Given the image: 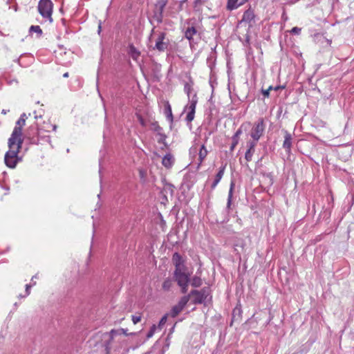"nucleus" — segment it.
I'll return each instance as SVG.
<instances>
[{"label": "nucleus", "instance_id": "obj_23", "mask_svg": "<svg viewBox=\"0 0 354 354\" xmlns=\"http://www.w3.org/2000/svg\"><path fill=\"white\" fill-rule=\"evenodd\" d=\"M167 3L165 0H160L158 2V5H159V12H158V21H162V12H163V10L166 6Z\"/></svg>", "mask_w": 354, "mask_h": 354}, {"label": "nucleus", "instance_id": "obj_35", "mask_svg": "<svg viewBox=\"0 0 354 354\" xmlns=\"http://www.w3.org/2000/svg\"><path fill=\"white\" fill-rule=\"evenodd\" d=\"M290 32L292 33V34L299 35L301 32V28H298V27H294L290 30Z\"/></svg>", "mask_w": 354, "mask_h": 354}, {"label": "nucleus", "instance_id": "obj_31", "mask_svg": "<svg viewBox=\"0 0 354 354\" xmlns=\"http://www.w3.org/2000/svg\"><path fill=\"white\" fill-rule=\"evenodd\" d=\"M156 330V326L155 324H153L151 326L149 330L147 333V338L149 339V338L152 337L153 335H154Z\"/></svg>", "mask_w": 354, "mask_h": 354}, {"label": "nucleus", "instance_id": "obj_2", "mask_svg": "<svg viewBox=\"0 0 354 354\" xmlns=\"http://www.w3.org/2000/svg\"><path fill=\"white\" fill-rule=\"evenodd\" d=\"M184 91L187 94L189 98V103L186 106L185 109L188 110V113L186 116V120L187 122H191L194 119L196 106L198 102V97L196 93L194 92L192 84L188 82L184 85Z\"/></svg>", "mask_w": 354, "mask_h": 354}, {"label": "nucleus", "instance_id": "obj_43", "mask_svg": "<svg viewBox=\"0 0 354 354\" xmlns=\"http://www.w3.org/2000/svg\"><path fill=\"white\" fill-rule=\"evenodd\" d=\"M284 88V86H278L274 87V90L277 91L280 88Z\"/></svg>", "mask_w": 354, "mask_h": 354}, {"label": "nucleus", "instance_id": "obj_26", "mask_svg": "<svg viewBox=\"0 0 354 354\" xmlns=\"http://www.w3.org/2000/svg\"><path fill=\"white\" fill-rule=\"evenodd\" d=\"M41 136H37L36 138H39V144H43L44 142H50V137L49 136H46L45 135V131L41 130Z\"/></svg>", "mask_w": 354, "mask_h": 354}, {"label": "nucleus", "instance_id": "obj_19", "mask_svg": "<svg viewBox=\"0 0 354 354\" xmlns=\"http://www.w3.org/2000/svg\"><path fill=\"white\" fill-rule=\"evenodd\" d=\"M165 114L168 120H169L171 122H173V115L171 111V106L169 102H166L165 105V110H164Z\"/></svg>", "mask_w": 354, "mask_h": 354}, {"label": "nucleus", "instance_id": "obj_7", "mask_svg": "<svg viewBox=\"0 0 354 354\" xmlns=\"http://www.w3.org/2000/svg\"><path fill=\"white\" fill-rule=\"evenodd\" d=\"M27 116L26 113L21 115L19 119L16 122L15 127L12 131L11 136H14L19 138H23L22 128L26 124V120Z\"/></svg>", "mask_w": 354, "mask_h": 354}, {"label": "nucleus", "instance_id": "obj_24", "mask_svg": "<svg viewBox=\"0 0 354 354\" xmlns=\"http://www.w3.org/2000/svg\"><path fill=\"white\" fill-rule=\"evenodd\" d=\"M190 297H191V295H189V294L187 295L183 296V297H181V299H180V301H178L177 305L183 309L185 308V306L187 305V304L188 303Z\"/></svg>", "mask_w": 354, "mask_h": 354}, {"label": "nucleus", "instance_id": "obj_21", "mask_svg": "<svg viewBox=\"0 0 354 354\" xmlns=\"http://www.w3.org/2000/svg\"><path fill=\"white\" fill-rule=\"evenodd\" d=\"M207 155V150L206 149L204 145L201 147L199 153H198V159H199V165H201L203 161L205 160Z\"/></svg>", "mask_w": 354, "mask_h": 354}, {"label": "nucleus", "instance_id": "obj_18", "mask_svg": "<svg viewBox=\"0 0 354 354\" xmlns=\"http://www.w3.org/2000/svg\"><path fill=\"white\" fill-rule=\"evenodd\" d=\"M150 129L161 137H165L162 133V129L158 125L157 122H153L151 123Z\"/></svg>", "mask_w": 354, "mask_h": 354}, {"label": "nucleus", "instance_id": "obj_8", "mask_svg": "<svg viewBox=\"0 0 354 354\" xmlns=\"http://www.w3.org/2000/svg\"><path fill=\"white\" fill-rule=\"evenodd\" d=\"M169 40L166 39V34L164 32H160L158 34V37L156 40L153 49H156L160 52H163L167 48Z\"/></svg>", "mask_w": 354, "mask_h": 354}, {"label": "nucleus", "instance_id": "obj_40", "mask_svg": "<svg viewBox=\"0 0 354 354\" xmlns=\"http://www.w3.org/2000/svg\"><path fill=\"white\" fill-rule=\"evenodd\" d=\"M203 3L202 0H195L194 1V6H197L198 5H201Z\"/></svg>", "mask_w": 354, "mask_h": 354}, {"label": "nucleus", "instance_id": "obj_1", "mask_svg": "<svg viewBox=\"0 0 354 354\" xmlns=\"http://www.w3.org/2000/svg\"><path fill=\"white\" fill-rule=\"evenodd\" d=\"M23 142L24 138H19L11 136L8 139V145L9 150L4 156V162L8 167L14 169L18 162L21 160L19 156V153L21 149Z\"/></svg>", "mask_w": 354, "mask_h": 354}, {"label": "nucleus", "instance_id": "obj_13", "mask_svg": "<svg viewBox=\"0 0 354 354\" xmlns=\"http://www.w3.org/2000/svg\"><path fill=\"white\" fill-rule=\"evenodd\" d=\"M292 138L290 133L285 131L284 141L283 143V147L287 152H290L292 147Z\"/></svg>", "mask_w": 354, "mask_h": 354}, {"label": "nucleus", "instance_id": "obj_34", "mask_svg": "<svg viewBox=\"0 0 354 354\" xmlns=\"http://www.w3.org/2000/svg\"><path fill=\"white\" fill-rule=\"evenodd\" d=\"M188 285L189 283H186L185 285H178L181 288L182 293H186L187 292Z\"/></svg>", "mask_w": 354, "mask_h": 354}, {"label": "nucleus", "instance_id": "obj_39", "mask_svg": "<svg viewBox=\"0 0 354 354\" xmlns=\"http://www.w3.org/2000/svg\"><path fill=\"white\" fill-rule=\"evenodd\" d=\"M250 45V37L249 35H246V38L244 42V46H249Z\"/></svg>", "mask_w": 354, "mask_h": 354}, {"label": "nucleus", "instance_id": "obj_15", "mask_svg": "<svg viewBox=\"0 0 354 354\" xmlns=\"http://www.w3.org/2000/svg\"><path fill=\"white\" fill-rule=\"evenodd\" d=\"M174 158L170 153H167L162 160V164L167 168H170L174 164Z\"/></svg>", "mask_w": 354, "mask_h": 354}, {"label": "nucleus", "instance_id": "obj_29", "mask_svg": "<svg viewBox=\"0 0 354 354\" xmlns=\"http://www.w3.org/2000/svg\"><path fill=\"white\" fill-rule=\"evenodd\" d=\"M130 55L133 59L136 60L140 56V52L134 46H131L130 47Z\"/></svg>", "mask_w": 354, "mask_h": 354}, {"label": "nucleus", "instance_id": "obj_41", "mask_svg": "<svg viewBox=\"0 0 354 354\" xmlns=\"http://www.w3.org/2000/svg\"><path fill=\"white\" fill-rule=\"evenodd\" d=\"M116 334V331L114 330H111L110 332V337L111 339L113 338L114 335Z\"/></svg>", "mask_w": 354, "mask_h": 354}, {"label": "nucleus", "instance_id": "obj_42", "mask_svg": "<svg viewBox=\"0 0 354 354\" xmlns=\"http://www.w3.org/2000/svg\"><path fill=\"white\" fill-rule=\"evenodd\" d=\"M34 114H35V118L36 119H37V118H41V114H40V115H38L37 114V112H36V111H34Z\"/></svg>", "mask_w": 354, "mask_h": 354}, {"label": "nucleus", "instance_id": "obj_6", "mask_svg": "<svg viewBox=\"0 0 354 354\" xmlns=\"http://www.w3.org/2000/svg\"><path fill=\"white\" fill-rule=\"evenodd\" d=\"M41 129H39L37 124L30 126L26 132V138L30 140L32 144L38 145L40 142L36 136H41Z\"/></svg>", "mask_w": 354, "mask_h": 354}, {"label": "nucleus", "instance_id": "obj_45", "mask_svg": "<svg viewBox=\"0 0 354 354\" xmlns=\"http://www.w3.org/2000/svg\"><path fill=\"white\" fill-rule=\"evenodd\" d=\"M57 127V125H55V124L53 125V130L56 131Z\"/></svg>", "mask_w": 354, "mask_h": 354}, {"label": "nucleus", "instance_id": "obj_12", "mask_svg": "<svg viewBox=\"0 0 354 354\" xmlns=\"http://www.w3.org/2000/svg\"><path fill=\"white\" fill-rule=\"evenodd\" d=\"M225 169V165H223L220 167L218 173L215 176L214 181L212 182V183L211 185L212 189H214L216 188V187L217 186V185L221 181V180L222 179L223 176L224 175Z\"/></svg>", "mask_w": 354, "mask_h": 354}, {"label": "nucleus", "instance_id": "obj_25", "mask_svg": "<svg viewBox=\"0 0 354 354\" xmlns=\"http://www.w3.org/2000/svg\"><path fill=\"white\" fill-rule=\"evenodd\" d=\"M191 285L195 288L200 287L202 285V279L199 277L194 276L191 280Z\"/></svg>", "mask_w": 354, "mask_h": 354}, {"label": "nucleus", "instance_id": "obj_28", "mask_svg": "<svg viewBox=\"0 0 354 354\" xmlns=\"http://www.w3.org/2000/svg\"><path fill=\"white\" fill-rule=\"evenodd\" d=\"M172 286V280L170 278H167L162 283V289L168 291Z\"/></svg>", "mask_w": 354, "mask_h": 354}, {"label": "nucleus", "instance_id": "obj_11", "mask_svg": "<svg viewBox=\"0 0 354 354\" xmlns=\"http://www.w3.org/2000/svg\"><path fill=\"white\" fill-rule=\"evenodd\" d=\"M257 143L255 141H248L247 142L248 149L245 153V159L247 162H250L252 159V156L255 152V147Z\"/></svg>", "mask_w": 354, "mask_h": 354}, {"label": "nucleus", "instance_id": "obj_22", "mask_svg": "<svg viewBox=\"0 0 354 354\" xmlns=\"http://www.w3.org/2000/svg\"><path fill=\"white\" fill-rule=\"evenodd\" d=\"M241 3H238V0H228L227 3V8L229 10L236 9Z\"/></svg>", "mask_w": 354, "mask_h": 354}, {"label": "nucleus", "instance_id": "obj_20", "mask_svg": "<svg viewBox=\"0 0 354 354\" xmlns=\"http://www.w3.org/2000/svg\"><path fill=\"white\" fill-rule=\"evenodd\" d=\"M197 33L196 29L194 27H188L185 30V36L188 40H191L193 39V36Z\"/></svg>", "mask_w": 354, "mask_h": 354}, {"label": "nucleus", "instance_id": "obj_38", "mask_svg": "<svg viewBox=\"0 0 354 354\" xmlns=\"http://www.w3.org/2000/svg\"><path fill=\"white\" fill-rule=\"evenodd\" d=\"M261 92L265 97H269L270 91L268 89H266V90L262 89Z\"/></svg>", "mask_w": 354, "mask_h": 354}, {"label": "nucleus", "instance_id": "obj_14", "mask_svg": "<svg viewBox=\"0 0 354 354\" xmlns=\"http://www.w3.org/2000/svg\"><path fill=\"white\" fill-rule=\"evenodd\" d=\"M254 13L253 10L249 8L243 15L242 21L250 23L254 19Z\"/></svg>", "mask_w": 354, "mask_h": 354}, {"label": "nucleus", "instance_id": "obj_27", "mask_svg": "<svg viewBox=\"0 0 354 354\" xmlns=\"http://www.w3.org/2000/svg\"><path fill=\"white\" fill-rule=\"evenodd\" d=\"M183 309L177 304L173 306L171 310V316L176 317Z\"/></svg>", "mask_w": 354, "mask_h": 354}, {"label": "nucleus", "instance_id": "obj_5", "mask_svg": "<svg viewBox=\"0 0 354 354\" xmlns=\"http://www.w3.org/2000/svg\"><path fill=\"white\" fill-rule=\"evenodd\" d=\"M189 295L194 296L193 304H200L204 303L209 295V288L205 287L200 290H193L189 292Z\"/></svg>", "mask_w": 354, "mask_h": 354}, {"label": "nucleus", "instance_id": "obj_32", "mask_svg": "<svg viewBox=\"0 0 354 354\" xmlns=\"http://www.w3.org/2000/svg\"><path fill=\"white\" fill-rule=\"evenodd\" d=\"M137 118L141 124L142 127H145L147 125V122L144 120V118L142 117L140 114H136Z\"/></svg>", "mask_w": 354, "mask_h": 354}, {"label": "nucleus", "instance_id": "obj_4", "mask_svg": "<svg viewBox=\"0 0 354 354\" xmlns=\"http://www.w3.org/2000/svg\"><path fill=\"white\" fill-rule=\"evenodd\" d=\"M265 131V123L263 118H260L257 122L254 123L251 129L250 136L252 138V141H255L256 143L259 141L260 138L263 136Z\"/></svg>", "mask_w": 354, "mask_h": 354}, {"label": "nucleus", "instance_id": "obj_33", "mask_svg": "<svg viewBox=\"0 0 354 354\" xmlns=\"http://www.w3.org/2000/svg\"><path fill=\"white\" fill-rule=\"evenodd\" d=\"M131 320L133 322V323L134 324H138V322H140L141 320V316L140 315H133L131 316Z\"/></svg>", "mask_w": 354, "mask_h": 354}, {"label": "nucleus", "instance_id": "obj_48", "mask_svg": "<svg viewBox=\"0 0 354 354\" xmlns=\"http://www.w3.org/2000/svg\"><path fill=\"white\" fill-rule=\"evenodd\" d=\"M37 275H35V276H33V277H32V279H31V280H32V281H33V279H36V278H37Z\"/></svg>", "mask_w": 354, "mask_h": 354}, {"label": "nucleus", "instance_id": "obj_3", "mask_svg": "<svg viewBox=\"0 0 354 354\" xmlns=\"http://www.w3.org/2000/svg\"><path fill=\"white\" fill-rule=\"evenodd\" d=\"M37 8L43 18L48 19L50 23L53 22V3L50 0H40Z\"/></svg>", "mask_w": 354, "mask_h": 354}, {"label": "nucleus", "instance_id": "obj_36", "mask_svg": "<svg viewBox=\"0 0 354 354\" xmlns=\"http://www.w3.org/2000/svg\"><path fill=\"white\" fill-rule=\"evenodd\" d=\"M167 322V315H164L159 322V326H163Z\"/></svg>", "mask_w": 354, "mask_h": 354}, {"label": "nucleus", "instance_id": "obj_30", "mask_svg": "<svg viewBox=\"0 0 354 354\" xmlns=\"http://www.w3.org/2000/svg\"><path fill=\"white\" fill-rule=\"evenodd\" d=\"M29 30L30 32H34L37 33L39 36L41 35V34H42V30L39 26H31L30 27Z\"/></svg>", "mask_w": 354, "mask_h": 354}, {"label": "nucleus", "instance_id": "obj_46", "mask_svg": "<svg viewBox=\"0 0 354 354\" xmlns=\"http://www.w3.org/2000/svg\"><path fill=\"white\" fill-rule=\"evenodd\" d=\"M272 89H274V87H273V86H269V88H268V90L269 91H271V90H272Z\"/></svg>", "mask_w": 354, "mask_h": 354}, {"label": "nucleus", "instance_id": "obj_49", "mask_svg": "<svg viewBox=\"0 0 354 354\" xmlns=\"http://www.w3.org/2000/svg\"><path fill=\"white\" fill-rule=\"evenodd\" d=\"M2 113H3V114H6V111L5 110H3V111H2Z\"/></svg>", "mask_w": 354, "mask_h": 354}, {"label": "nucleus", "instance_id": "obj_10", "mask_svg": "<svg viewBox=\"0 0 354 354\" xmlns=\"http://www.w3.org/2000/svg\"><path fill=\"white\" fill-rule=\"evenodd\" d=\"M172 261H173V263H174V264L175 266V270H182V269H187L186 266L185 265V261H184L183 257H181V255L179 253L175 252L173 254Z\"/></svg>", "mask_w": 354, "mask_h": 354}, {"label": "nucleus", "instance_id": "obj_9", "mask_svg": "<svg viewBox=\"0 0 354 354\" xmlns=\"http://www.w3.org/2000/svg\"><path fill=\"white\" fill-rule=\"evenodd\" d=\"M174 277L178 285H185L190 281L189 274L186 273V269L175 270Z\"/></svg>", "mask_w": 354, "mask_h": 354}, {"label": "nucleus", "instance_id": "obj_37", "mask_svg": "<svg viewBox=\"0 0 354 354\" xmlns=\"http://www.w3.org/2000/svg\"><path fill=\"white\" fill-rule=\"evenodd\" d=\"M30 288H31V285H30V284H26V295L24 297L28 296V295H30Z\"/></svg>", "mask_w": 354, "mask_h": 354}, {"label": "nucleus", "instance_id": "obj_17", "mask_svg": "<svg viewBox=\"0 0 354 354\" xmlns=\"http://www.w3.org/2000/svg\"><path fill=\"white\" fill-rule=\"evenodd\" d=\"M234 187V182H231L230 187V190H229L228 196H227V205H226V209L228 212L231 209Z\"/></svg>", "mask_w": 354, "mask_h": 354}, {"label": "nucleus", "instance_id": "obj_47", "mask_svg": "<svg viewBox=\"0 0 354 354\" xmlns=\"http://www.w3.org/2000/svg\"><path fill=\"white\" fill-rule=\"evenodd\" d=\"M100 31H101V24H100L98 26V32H100Z\"/></svg>", "mask_w": 354, "mask_h": 354}, {"label": "nucleus", "instance_id": "obj_44", "mask_svg": "<svg viewBox=\"0 0 354 354\" xmlns=\"http://www.w3.org/2000/svg\"><path fill=\"white\" fill-rule=\"evenodd\" d=\"M63 77H68V73H65L63 75Z\"/></svg>", "mask_w": 354, "mask_h": 354}, {"label": "nucleus", "instance_id": "obj_16", "mask_svg": "<svg viewBox=\"0 0 354 354\" xmlns=\"http://www.w3.org/2000/svg\"><path fill=\"white\" fill-rule=\"evenodd\" d=\"M242 134V129L239 128L236 133L234 134V136L232 137V143L230 146V151H232L236 146L238 145L239 141V136Z\"/></svg>", "mask_w": 354, "mask_h": 354}]
</instances>
